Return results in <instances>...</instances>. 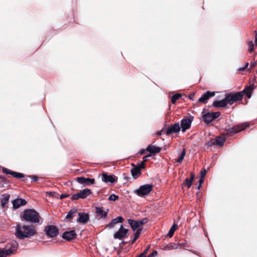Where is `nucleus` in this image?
Wrapping results in <instances>:
<instances>
[{"label":"nucleus","instance_id":"1","mask_svg":"<svg viewBox=\"0 0 257 257\" xmlns=\"http://www.w3.org/2000/svg\"><path fill=\"white\" fill-rule=\"evenodd\" d=\"M254 88L253 84L246 86L241 91L227 94L225 96V100H227L228 104L232 105L235 102L242 100L244 94L246 95L248 98H250Z\"/></svg>","mask_w":257,"mask_h":257},{"label":"nucleus","instance_id":"2","mask_svg":"<svg viewBox=\"0 0 257 257\" xmlns=\"http://www.w3.org/2000/svg\"><path fill=\"white\" fill-rule=\"evenodd\" d=\"M37 234L35 226L33 225L18 224L16 227V235L20 239L31 237Z\"/></svg>","mask_w":257,"mask_h":257},{"label":"nucleus","instance_id":"3","mask_svg":"<svg viewBox=\"0 0 257 257\" xmlns=\"http://www.w3.org/2000/svg\"><path fill=\"white\" fill-rule=\"evenodd\" d=\"M22 217L24 220L32 223H39L40 216L35 210L28 209L24 211Z\"/></svg>","mask_w":257,"mask_h":257},{"label":"nucleus","instance_id":"4","mask_svg":"<svg viewBox=\"0 0 257 257\" xmlns=\"http://www.w3.org/2000/svg\"><path fill=\"white\" fill-rule=\"evenodd\" d=\"M248 126V124L247 123H244L236 125L230 128H225L223 134L224 135L232 136L237 133L244 130Z\"/></svg>","mask_w":257,"mask_h":257},{"label":"nucleus","instance_id":"5","mask_svg":"<svg viewBox=\"0 0 257 257\" xmlns=\"http://www.w3.org/2000/svg\"><path fill=\"white\" fill-rule=\"evenodd\" d=\"M153 185L147 184L141 186L135 192L139 196L144 197L148 195L153 190Z\"/></svg>","mask_w":257,"mask_h":257},{"label":"nucleus","instance_id":"6","mask_svg":"<svg viewBox=\"0 0 257 257\" xmlns=\"http://www.w3.org/2000/svg\"><path fill=\"white\" fill-rule=\"evenodd\" d=\"M92 193V191L90 189L85 188L82 190H80L79 192L73 195L71 199L72 200H78L79 199H85L88 196Z\"/></svg>","mask_w":257,"mask_h":257},{"label":"nucleus","instance_id":"7","mask_svg":"<svg viewBox=\"0 0 257 257\" xmlns=\"http://www.w3.org/2000/svg\"><path fill=\"white\" fill-rule=\"evenodd\" d=\"M220 115L219 112H207V113L202 115L203 121L206 123H209L214 120L215 119L218 118Z\"/></svg>","mask_w":257,"mask_h":257},{"label":"nucleus","instance_id":"8","mask_svg":"<svg viewBox=\"0 0 257 257\" xmlns=\"http://www.w3.org/2000/svg\"><path fill=\"white\" fill-rule=\"evenodd\" d=\"M128 229L124 228L122 225H121L118 230L116 232L113 237L115 239H122L128 236Z\"/></svg>","mask_w":257,"mask_h":257},{"label":"nucleus","instance_id":"9","mask_svg":"<svg viewBox=\"0 0 257 257\" xmlns=\"http://www.w3.org/2000/svg\"><path fill=\"white\" fill-rule=\"evenodd\" d=\"M45 231L47 235L50 237H56L59 233L58 229L54 225H48L46 226Z\"/></svg>","mask_w":257,"mask_h":257},{"label":"nucleus","instance_id":"10","mask_svg":"<svg viewBox=\"0 0 257 257\" xmlns=\"http://www.w3.org/2000/svg\"><path fill=\"white\" fill-rule=\"evenodd\" d=\"M19 244L15 240L8 242L5 246V249L11 254H15L18 248Z\"/></svg>","mask_w":257,"mask_h":257},{"label":"nucleus","instance_id":"11","mask_svg":"<svg viewBox=\"0 0 257 257\" xmlns=\"http://www.w3.org/2000/svg\"><path fill=\"white\" fill-rule=\"evenodd\" d=\"M193 119V117L191 116L189 118H184L181 121V127L182 128V131L183 132H186V131L189 129L191 124V122Z\"/></svg>","mask_w":257,"mask_h":257},{"label":"nucleus","instance_id":"12","mask_svg":"<svg viewBox=\"0 0 257 257\" xmlns=\"http://www.w3.org/2000/svg\"><path fill=\"white\" fill-rule=\"evenodd\" d=\"M215 94V93L214 91L211 92L210 91H207L201 95L198 100V102L206 104L207 102V100L211 97L214 96Z\"/></svg>","mask_w":257,"mask_h":257},{"label":"nucleus","instance_id":"13","mask_svg":"<svg viewBox=\"0 0 257 257\" xmlns=\"http://www.w3.org/2000/svg\"><path fill=\"white\" fill-rule=\"evenodd\" d=\"M117 180V177L114 175H108L106 173L102 174V181L105 183H113Z\"/></svg>","mask_w":257,"mask_h":257},{"label":"nucleus","instance_id":"14","mask_svg":"<svg viewBox=\"0 0 257 257\" xmlns=\"http://www.w3.org/2000/svg\"><path fill=\"white\" fill-rule=\"evenodd\" d=\"M76 180L80 184L84 185H89L94 184L95 182L94 179H91L89 178H85L84 177H79L76 178Z\"/></svg>","mask_w":257,"mask_h":257},{"label":"nucleus","instance_id":"15","mask_svg":"<svg viewBox=\"0 0 257 257\" xmlns=\"http://www.w3.org/2000/svg\"><path fill=\"white\" fill-rule=\"evenodd\" d=\"M2 170L4 173H5L6 174L11 175L13 177H15L16 178L20 179L24 178L25 176L24 174H23V173L14 172L6 168L2 167Z\"/></svg>","mask_w":257,"mask_h":257},{"label":"nucleus","instance_id":"16","mask_svg":"<svg viewBox=\"0 0 257 257\" xmlns=\"http://www.w3.org/2000/svg\"><path fill=\"white\" fill-rule=\"evenodd\" d=\"M76 236L77 234L74 230L65 231L63 233L62 236L63 238L68 241H70L75 239Z\"/></svg>","mask_w":257,"mask_h":257},{"label":"nucleus","instance_id":"17","mask_svg":"<svg viewBox=\"0 0 257 257\" xmlns=\"http://www.w3.org/2000/svg\"><path fill=\"white\" fill-rule=\"evenodd\" d=\"M13 204V208L17 209L22 206H24L27 204V201L25 199L22 198H17L14 199L12 202Z\"/></svg>","mask_w":257,"mask_h":257},{"label":"nucleus","instance_id":"18","mask_svg":"<svg viewBox=\"0 0 257 257\" xmlns=\"http://www.w3.org/2000/svg\"><path fill=\"white\" fill-rule=\"evenodd\" d=\"M180 131V126L178 122L174 123L169 126L166 132V135H170L173 133H177Z\"/></svg>","mask_w":257,"mask_h":257},{"label":"nucleus","instance_id":"19","mask_svg":"<svg viewBox=\"0 0 257 257\" xmlns=\"http://www.w3.org/2000/svg\"><path fill=\"white\" fill-rule=\"evenodd\" d=\"M225 138L221 137H218L215 140H212L210 141L209 145H216L218 146H222L225 141Z\"/></svg>","mask_w":257,"mask_h":257},{"label":"nucleus","instance_id":"20","mask_svg":"<svg viewBox=\"0 0 257 257\" xmlns=\"http://www.w3.org/2000/svg\"><path fill=\"white\" fill-rule=\"evenodd\" d=\"M132 166L133 167L131 170L132 176L134 179H136L141 175V170L134 163L132 164Z\"/></svg>","mask_w":257,"mask_h":257},{"label":"nucleus","instance_id":"21","mask_svg":"<svg viewBox=\"0 0 257 257\" xmlns=\"http://www.w3.org/2000/svg\"><path fill=\"white\" fill-rule=\"evenodd\" d=\"M79 218L77 220V221L83 224H85L89 220V215L88 213H83V212H79L78 213Z\"/></svg>","mask_w":257,"mask_h":257},{"label":"nucleus","instance_id":"22","mask_svg":"<svg viewBox=\"0 0 257 257\" xmlns=\"http://www.w3.org/2000/svg\"><path fill=\"white\" fill-rule=\"evenodd\" d=\"M194 178L195 173L192 172L190 174V178H186L185 181L182 184V186H186L187 188H189L191 186Z\"/></svg>","mask_w":257,"mask_h":257},{"label":"nucleus","instance_id":"23","mask_svg":"<svg viewBox=\"0 0 257 257\" xmlns=\"http://www.w3.org/2000/svg\"><path fill=\"white\" fill-rule=\"evenodd\" d=\"M10 198V195L9 194H4L2 195L1 199V205L3 208L8 207L7 204L8 203Z\"/></svg>","mask_w":257,"mask_h":257},{"label":"nucleus","instance_id":"24","mask_svg":"<svg viewBox=\"0 0 257 257\" xmlns=\"http://www.w3.org/2000/svg\"><path fill=\"white\" fill-rule=\"evenodd\" d=\"M225 97L221 100H215L213 102L212 105L216 107H225L227 105Z\"/></svg>","mask_w":257,"mask_h":257},{"label":"nucleus","instance_id":"25","mask_svg":"<svg viewBox=\"0 0 257 257\" xmlns=\"http://www.w3.org/2000/svg\"><path fill=\"white\" fill-rule=\"evenodd\" d=\"M161 148L152 145H149L147 148V151L152 154L159 153L161 152Z\"/></svg>","mask_w":257,"mask_h":257},{"label":"nucleus","instance_id":"26","mask_svg":"<svg viewBox=\"0 0 257 257\" xmlns=\"http://www.w3.org/2000/svg\"><path fill=\"white\" fill-rule=\"evenodd\" d=\"M124 219L121 216H118L116 218L111 220V222L107 225V227L113 228L117 223H122Z\"/></svg>","mask_w":257,"mask_h":257},{"label":"nucleus","instance_id":"27","mask_svg":"<svg viewBox=\"0 0 257 257\" xmlns=\"http://www.w3.org/2000/svg\"><path fill=\"white\" fill-rule=\"evenodd\" d=\"M95 210L97 215L100 218H105L107 216L108 210L107 211H104L103 207H96Z\"/></svg>","mask_w":257,"mask_h":257},{"label":"nucleus","instance_id":"28","mask_svg":"<svg viewBox=\"0 0 257 257\" xmlns=\"http://www.w3.org/2000/svg\"><path fill=\"white\" fill-rule=\"evenodd\" d=\"M127 221L128 224L130 225L132 229L134 231L137 230V229L140 228V226L139 225L138 222L137 221V220H133L132 219H128L127 220Z\"/></svg>","mask_w":257,"mask_h":257},{"label":"nucleus","instance_id":"29","mask_svg":"<svg viewBox=\"0 0 257 257\" xmlns=\"http://www.w3.org/2000/svg\"><path fill=\"white\" fill-rule=\"evenodd\" d=\"M177 248L178 245L175 243H170L167 245H162V249L165 250H169Z\"/></svg>","mask_w":257,"mask_h":257},{"label":"nucleus","instance_id":"30","mask_svg":"<svg viewBox=\"0 0 257 257\" xmlns=\"http://www.w3.org/2000/svg\"><path fill=\"white\" fill-rule=\"evenodd\" d=\"M142 231V228H139L138 229H137L136 230V232L134 234V239L132 240L129 241V242L131 244L134 243L136 241V240L139 237Z\"/></svg>","mask_w":257,"mask_h":257},{"label":"nucleus","instance_id":"31","mask_svg":"<svg viewBox=\"0 0 257 257\" xmlns=\"http://www.w3.org/2000/svg\"><path fill=\"white\" fill-rule=\"evenodd\" d=\"M77 211L76 209H72L70 210L66 215V219H68V220L72 219L75 216V214L77 213Z\"/></svg>","mask_w":257,"mask_h":257},{"label":"nucleus","instance_id":"32","mask_svg":"<svg viewBox=\"0 0 257 257\" xmlns=\"http://www.w3.org/2000/svg\"><path fill=\"white\" fill-rule=\"evenodd\" d=\"M177 228L178 225L174 223L170 229L169 232L167 234V236L170 237H172L174 233V232L177 229Z\"/></svg>","mask_w":257,"mask_h":257},{"label":"nucleus","instance_id":"33","mask_svg":"<svg viewBox=\"0 0 257 257\" xmlns=\"http://www.w3.org/2000/svg\"><path fill=\"white\" fill-rule=\"evenodd\" d=\"M11 254L5 248H0V257H6L8 255Z\"/></svg>","mask_w":257,"mask_h":257},{"label":"nucleus","instance_id":"34","mask_svg":"<svg viewBox=\"0 0 257 257\" xmlns=\"http://www.w3.org/2000/svg\"><path fill=\"white\" fill-rule=\"evenodd\" d=\"M185 154H186V150L185 149H184L183 150L181 154L179 156V158L176 160V162H177L178 163H181L184 158Z\"/></svg>","mask_w":257,"mask_h":257},{"label":"nucleus","instance_id":"35","mask_svg":"<svg viewBox=\"0 0 257 257\" xmlns=\"http://www.w3.org/2000/svg\"><path fill=\"white\" fill-rule=\"evenodd\" d=\"M182 95L180 93H177L174 95L171 98V102L172 103L175 104L177 100H178Z\"/></svg>","mask_w":257,"mask_h":257},{"label":"nucleus","instance_id":"36","mask_svg":"<svg viewBox=\"0 0 257 257\" xmlns=\"http://www.w3.org/2000/svg\"><path fill=\"white\" fill-rule=\"evenodd\" d=\"M248 47V52H251L254 49V44L252 41H249L247 43Z\"/></svg>","mask_w":257,"mask_h":257},{"label":"nucleus","instance_id":"37","mask_svg":"<svg viewBox=\"0 0 257 257\" xmlns=\"http://www.w3.org/2000/svg\"><path fill=\"white\" fill-rule=\"evenodd\" d=\"M148 221V219L147 218H144L142 220H137V221L138 222L139 226H141L146 224V223H147Z\"/></svg>","mask_w":257,"mask_h":257},{"label":"nucleus","instance_id":"38","mask_svg":"<svg viewBox=\"0 0 257 257\" xmlns=\"http://www.w3.org/2000/svg\"><path fill=\"white\" fill-rule=\"evenodd\" d=\"M47 194L54 198H58L59 194L55 192H47Z\"/></svg>","mask_w":257,"mask_h":257},{"label":"nucleus","instance_id":"39","mask_svg":"<svg viewBox=\"0 0 257 257\" xmlns=\"http://www.w3.org/2000/svg\"><path fill=\"white\" fill-rule=\"evenodd\" d=\"M177 245H178V247H180V248H185L187 246V243H186V242L185 241L182 242H180V243H178L176 244Z\"/></svg>","mask_w":257,"mask_h":257},{"label":"nucleus","instance_id":"40","mask_svg":"<svg viewBox=\"0 0 257 257\" xmlns=\"http://www.w3.org/2000/svg\"><path fill=\"white\" fill-rule=\"evenodd\" d=\"M0 179H1L0 183H2V187H4V185L8 183L7 180L5 177L2 176H0Z\"/></svg>","mask_w":257,"mask_h":257},{"label":"nucleus","instance_id":"41","mask_svg":"<svg viewBox=\"0 0 257 257\" xmlns=\"http://www.w3.org/2000/svg\"><path fill=\"white\" fill-rule=\"evenodd\" d=\"M118 198V196H117L114 194H111L109 196L108 199H109V200L114 201L116 200H117Z\"/></svg>","mask_w":257,"mask_h":257},{"label":"nucleus","instance_id":"42","mask_svg":"<svg viewBox=\"0 0 257 257\" xmlns=\"http://www.w3.org/2000/svg\"><path fill=\"white\" fill-rule=\"evenodd\" d=\"M137 166L141 170L142 169H145L146 168L145 162H144L143 161H142L140 164H138Z\"/></svg>","mask_w":257,"mask_h":257},{"label":"nucleus","instance_id":"43","mask_svg":"<svg viewBox=\"0 0 257 257\" xmlns=\"http://www.w3.org/2000/svg\"><path fill=\"white\" fill-rule=\"evenodd\" d=\"M29 177L32 179L33 182H36L39 179L38 177L35 175L29 176Z\"/></svg>","mask_w":257,"mask_h":257},{"label":"nucleus","instance_id":"44","mask_svg":"<svg viewBox=\"0 0 257 257\" xmlns=\"http://www.w3.org/2000/svg\"><path fill=\"white\" fill-rule=\"evenodd\" d=\"M158 254V252L156 250H153V251L150 253L148 257H155Z\"/></svg>","mask_w":257,"mask_h":257},{"label":"nucleus","instance_id":"45","mask_svg":"<svg viewBox=\"0 0 257 257\" xmlns=\"http://www.w3.org/2000/svg\"><path fill=\"white\" fill-rule=\"evenodd\" d=\"M151 156L152 155L151 154H148L144 156L143 158V161L146 163L148 161V158L151 157Z\"/></svg>","mask_w":257,"mask_h":257},{"label":"nucleus","instance_id":"46","mask_svg":"<svg viewBox=\"0 0 257 257\" xmlns=\"http://www.w3.org/2000/svg\"><path fill=\"white\" fill-rule=\"evenodd\" d=\"M256 64H257L256 62H255V61L251 62L249 69H252L254 67H255V66L256 65Z\"/></svg>","mask_w":257,"mask_h":257},{"label":"nucleus","instance_id":"47","mask_svg":"<svg viewBox=\"0 0 257 257\" xmlns=\"http://www.w3.org/2000/svg\"><path fill=\"white\" fill-rule=\"evenodd\" d=\"M70 196L69 194H62L60 196V199H62L63 198H66V197H68Z\"/></svg>","mask_w":257,"mask_h":257},{"label":"nucleus","instance_id":"48","mask_svg":"<svg viewBox=\"0 0 257 257\" xmlns=\"http://www.w3.org/2000/svg\"><path fill=\"white\" fill-rule=\"evenodd\" d=\"M200 174H201V177L204 178V176H205V175L206 174V170L205 169L202 170L201 171Z\"/></svg>","mask_w":257,"mask_h":257},{"label":"nucleus","instance_id":"49","mask_svg":"<svg viewBox=\"0 0 257 257\" xmlns=\"http://www.w3.org/2000/svg\"><path fill=\"white\" fill-rule=\"evenodd\" d=\"M148 152L146 150L142 149L139 152V154H140L141 155H144L146 153V152Z\"/></svg>","mask_w":257,"mask_h":257},{"label":"nucleus","instance_id":"50","mask_svg":"<svg viewBox=\"0 0 257 257\" xmlns=\"http://www.w3.org/2000/svg\"><path fill=\"white\" fill-rule=\"evenodd\" d=\"M248 65H249V63H248V62H246V63H245V66H244L243 67H242V68H240L239 69H240V70H244V69H245L246 68H247V67H248Z\"/></svg>","mask_w":257,"mask_h":257},{"label":"nucleus","instance_id":"51","mask_svg":"<svg viewBox=\"0 0 257 257\" xmlns=\"http://www.w3.org/2000/svg\"><path fill=\"white\" fill-rule=\"evenodd\" d=\"M149 248H150V246H148L147 248H146L145 250L142 253H144V255H145L146 256V254L147 253Z\"/></svg>","mask_w":257,"mask_h":257},{"label":"nucleus","instance_id":"52","mask_svg":"<svg viewBox=\"0 0 257 257\" xmlns=\"http://www.w3.org/2000/svg\"><path fill=\"white\" fill-rule=\"evenodd\" d=\"M203 182H204V178L201 177L199 181V184L202 185V184L203 183Z\"/></svg>","mask_w":257,"mask_h":257},{"label":"nucleus","instance_id":"53","mask_svg":"<svg viewBox=\"0 0 257 257\" xmlns=\"http://www.w3.org/2000/svg\"><path fill=\"white\" fill-rule=\"evenodd\" d=\"M195 94L193 93L189 95V98L191 100H193V97H194Z\"/></svg>","mask_w":257,"mask_h":257},{"label":"nucleus","instance_id":"54","mask_svg":"<svg viewBox=\"0 0 257 257\" xmlns=\"http://www.w3.org/2000/svg\"><path fill=\"white\" fill-rule=\"evenodd\" d=\"M255 44L257 46V33L255 34V40H254Z\"/></svg>","mask_w":257,"mask_h":257},{"label":"nucleus","instance_id":"55","mask_svg":"<svg viewBox=\"0 0 257 257\" xmlns=\"http://www.w3.org/2000/svg\"><path fill=\"white\" fill-rule=\"evenodd\" d=\"M137 257H146V255H144V253H141L139 255L137 256Z\"/></svg>","mask_w":257,"mask_h":257},{"label":"nucleus","instance_id":"56","mask_svg":"<svg viewBox=\"0 0 257 257\" xmlns=\"http://www.w3.org/2000/svg\"><path fill=\"white\" fill-rule=\"evenodd\" d=\"M163 131H161L160 132H159L158 133H157V135L158 136H161L162 135V133Z\"/></svg>","mask_w":257,"mask_h":257},{"label":"nucleus","instance_id":"57","mask_svg":"<svg viewBox=\"0 0 257 257\" xmlns=\"http://www.w3.org/2000/svg\"><path fill=\"white\" fill-rule=\"evenodd\" d=\"M127 243V242L123 241L121 242V243L122 244H126Z\"/></svg>","mask_w":257,"mask_h":257},{"label":"nucleus","instance_id":"58","mask_svg":"<svg viewBox=\"0 0 257 257\" xmlns=\"http://www.w3.org/2000/svg\"><path fill=\"white\" fill-rule=\"evenodd\" d=\"M201 185H200V184H199V185L198 186V187H197V188H196V189H198V190H199V189H200V188L201 187Z\"/></svg>","mask_w":257,"mask_h":257},{"label":"nucleus","instance_id":"59","mask_svg":"<svg viewBox=\"0 0 257 257\" xmlns=\"http://www.w3.org/2000/svg\"><path fill=\"white\" fill-rule=\"evenodd\" d=\"M0 187H2V183H0Z\"/></svg>","mask_w":257,"mask_h":257},{"label":"nucleus","instance_id":"60","mask_svg":"<svg viewBox=\"0 0 257 257\" xmlns=\"http://www.w3.org/2000/svg\"><path fill=\"white\" fill-rule=\"evenodd\" d=\"M255 62H256V64H257V59H256V61Z\"/></svg>","mask_w":257,"mask_h":257}]
</instances>
